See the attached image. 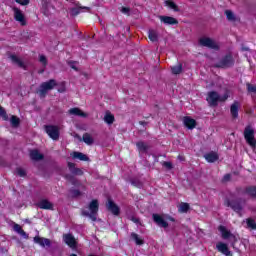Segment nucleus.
<instances>
[{
	"label": "nucleus",
	"mask_w": 256,
	"mask_h": 256,
	"mask_svg": "<svg viewBox=\"0 0 256 256\" xmlns=\"http://www.w3.org/2000/svg\"><path fill=\"white\" fill-rule=\"evenodd\" d=\"M226 99H229V91H226L222 96L219 95L216 91L208 92L207 94V102L210 107H217L219 103L225 102Z\"/></svg>",
	"instance_id": "f257e3e1"
},
{
	"label": "nucleus",
	"mask_w": 256,
	"mask_h": 256,
	"mask_svg": "<svg viewBox=\"0 0 256 256\" xmlns=\"http://www.w3.org/2000/svg\"><path fill=\"white\" fill-rule=\"evenodd\" d=\"M97 213H99V201L97 200H92L88 205V209L82 210V215L89 217L91 221H97Z\"/></svg>",
	"instance_id": "f03ea898"
},
{
	"label": "nucleus",
	"mask_w": 256,
	"mask_h": 256,
	"mask_svg": "<svg viewBox=\"0 0 256 256\" xmlns=\"http://www.w3.org/2000/svg\"><path fill=\"white\" fill-rule=\"evenodd\" d=\"M57 85V82L53 79L47 81V82H43L40 85V89H39V95L40 97H45V95H47L48 91H51L52 89L55 88V86Z\"/></svg>",
	"instance_id": "7ed1b4c3"
},
{
	"label": "nucleus",
	"mask_w": 256,
	"mask_h": 256,
	"mask_svg": "<svg viewBox=\"0 0 256 256\" xmlns=\"http://www.w3.org/2000/svg\"><path fill=\"white\" fill-rule=\"evenodd\" d=\"M199 43L202 47H208V49H219V43L206 36L200 38Z\"/></svg>",
	"instance_id": "20e7f679"
},
{
	"label": "nucleus",
	"mask_w": 256,
	"mask_h": 256,
	"mask_svg": "<svg viewBox=\"0 0 256 256\" xmlns=\"http://www.w3.org/2000/svg\"><path fill=\"white\" fill-rule=\"evenodd\" d=\"M244 138L246 139V141H247L248 145H250V147L256 146L255 131L251 127H247L244 130Z\"/></svg>",
	"instance_id": "39448f33"
},
{
	"label": "nucleus",
	"mask_w": 256,
	"mask_h": 256,
	"mask_svg": "<svg viewBox=\"0 0 256 256\" xmlns=\"http://www.w3.org/2000/svg\"><path fill=\"white\" fill-rule=\"evenodd\" d=\"M153 219L159 227H164V229H166V227H169V224L167 223V220L168 221H175V219L172 218V217H167L165 219V216H161V215H158V214H153Z\"/></svg>",
	"instance_id": "423d86ee"
},
{
	"label": "nucleus",
	"mask_w": 256,
	"mask_h": 256,
	"mask_svg": "<svg viewBox=\"0 0 256 256\" xmlns=\"http://www.w3.org/2000/svg\"><path fill=\"white\" fill-rule=\"evenodd\" d=\"M45 131L47 135H49V137L54 141L59 139V127L53 125L45 126Z\"/></svg>",
	"instance_id": "0eeeda50"
},
{
	"label": "nucleus",
	"mask_w": 256,
	"mask_h": 256,
	"mask_svg": "<svg viewBox=\"0 0 256 256\" xmlns=\"http://www.w3.org/2000/svg\"><path fill=\"white\" fill-rule=\"evenodd\" d=\"M13 11L15 21L20 23V25H27V21L25 20V15L23 14V12L18 8H14Z\"/></svg>",
	"instance_id": "6e6552de"
},
{
	"label": "nucleus",
	"mask_w": 256,
	"mask_h": 256,
	"mask_svg": "<svg viewBox=\"0 0 256 256\" xmlns=\"http://www.w3.org/2000/svg\"><path fill=\"white\" fill-rule=\"evenodd\" d=\"M216 249L219 251V253H222V255L231 256V251H229V246L223 242H218L216 244Z\"/></svg>",
	"instance_id": "1a4fd4ad"
},
{
	"label": "nucleus",
	"mask_w": 256,
	"mask_h": 256,
	"mask_svg": "<svg viewBox=\"0 0 256 256\" xmlns=\"http://www.w3.org/2000/svg\"><path fill=\"white\" fill-rule=\"evenodd\" d=\"M63 239H64V242L66 243V245H68V247L75 249V247L77 245V241L75 240V237H73V235L65 234L63 236Z\"/></svg>",
	"instance_id": "9d476101"
},
{
	"label": "nucleus",
	"mask_w": 256,
	"mask_h": 256,
	"mask_svg": "<svg viewBox=\"0 0 256 256\" xmlns=\"http://www.w3.org/2000/svg\"><path fill=\"white\" fill-rule=\"evenodd\" d=\"M34 243H37L40 247H51V240L39 236L34 237Z\"/></svg>",
	"instance_id": "9b49d317"
},
{
	"label": "nucleus",
	"mask_w": 256,
	"mask_h": 256,
	"mask_svg": "<svg viewBox=\"0 0 256 256\" xmlns=\"http://www.w3.org/2000/svg\"><path fill=\"white\" fill-rule=\"evenodd\" d=\"M183 124L187 129H195L197 127V121L189 116L183 118Z\"/></svg>",
	"instance_id": "f8f14e48"
},
{
	"label": "nucleus",
	"mask_w": 256,
	"mask_h": 256,
	"mask_svg": "<svg viewBox=\"0 0 256 256\" xmlns=\"http://www.w3.org/2000/svg\"><path fill=\"white\" fill-rule=\"evenodd\" d=\"M159 19L164 25H177L179 21L171 16H159Z\"/></svg>",
	"instance_id": "ddd939ff"
},
{
	"label": "nucleus",
	"mask_w": 256,
	"mask_h": 256,
	"mask_svg": "<svg viewBox=\"0 0 256 256\" xmlns=\"http://www.w3.org/2000/svg\"><path fill=\"white\" fill-rule=\"evenodd\" d=\"M69 115H74L75 117H83L86 118L88 117V114L83 112L80 108H71L68 110Z\"/></svg>",
	"instance_id": "4468645a"
},
{
	"label": "nucleus",
	"mask_w": 256,
	"mask_h": 256,
	"mask_svg": "<svg viewBox=\"0 0 256 256\" xmlns=\"http://www.w3.org/2000/svg\"><path fill=\"white\" fill-rule=\"evenodd\" d=\"M233 65V57L231 55L226 56L218 65L217 67H231Z\"/></svg>",
	"instance_id": "2eb2a0df"
},
{
	"label": "nucleus",
	"mask_w": 256,
	"mask_h": 256,
	"mask_svg": "<svg viewBox=\"0 0 256 256\" xmlns=\"http://www.w3.org/2000/svg\"><path fill=\"white\" fill-rule=\"evenodd\" d=\"M204 158L208 163H215V161H218L219 155L217 152H210L204 155Z\"/></svg>",
	"instance_id": "dca6fc26"
},
{
	"label": "nucleus",
	"mask_w": 256,
	"mask_h": 256,
	"mask_svg": "<svg viewBox=\"0 0 256 256\" xmlns=\"http://www.w3.org/2000/svg\"><path fill=\"white\" fill-rule=\"evenodd\" d=\"M230 113L233 119H237L239 117V102H234L230 107Z\"/></svg>",
	"instance_id": "f3484780"
},
{
	"label": "nucleus",
	"mask_w": 256,
	"mask_h": 256,
	"mask_svg": "<svg viewBox=\"0 0 256 256\" xmlns=\"http://www.w3.org/2000/svg\"><path fill=\"white\" fill-rule=\"evenodd\" d=\"M107 209L113 213V215H119V206H116L115 203L111 200H108Z\"/></svg>",
	"instance_id": "a211bd4d"
},
{
	"label": "nucleus",
	"mask_w": 256,
	"mask_h": 256,
	"mask_svg": "<svg viewBox=\"0 0 256 256\" xmlns=\"http://www.w3.org/2000/svg\"><path fill=\"white\" fill-rule=\"evenodd\" d=\"M40 209H53V203L49 202L47 199H43L38 203Z\"/></svg>",
	"instance_id": "6ab92c4d"
},
{
	"label": "nucleus",
	"mask_w": 256,
	"mask_h": 256,
	"mask_svg": "<svg viewBox=\"0 0 256 256\" xmlns=\"http://www.w3.org/2000/svg\"><path fill=\"white\" fill-rule=\"evenodd\" d=\"M227 205L236 213H241V211H243V206H241L238 202H228Z\"/></svg>",
	"instance_id": "aec40b11"
},
{
	"label": "nucleus",
	"mask_w": 256,
	"mask_h": 256,
	"mask_svg": "<svg viewBox=\"0 0 256 256\" xmlns=\"http://www.w3.org/2000/svg\"><path fill=\"white\" fill-rule=\"evenodd\" d=\"M243 223H246L247 229H252L253 231L256 230V221L253 218H247L243 221Z\"/></svg>",
	"instance_id": "412c9836"
},
{
	"label": "nucleus",
	"mask_w": 256,
	"mask_h": 256,
	"mask_svg": "<svg viewBox=\"0 0 256 256\" xmlns=\"http://www.w3.org/2000/svg\"><path fill=\"white\" fill-rule=\"evenodd\" d=\"M148 38L153 43L159 41V32H157L156 30H149L148 31Z\"/></svg>",
	"instance_id": "4be33fe9"
},
{
	"label": "nucleus",
	"mask_w": 256,
	"mask_h": 256,
	"mask_svg": "<svg viewBox=\"0 0 256 256\" xmlns=\"http://www.w3.org/2000/svg\"><path fill=\"white\" fill-rule=\"evenodd\" d=\"M219 231H220L223 239H231V237H233V234H231V232H229V230H227V228H225V226H220Z\"/></svg>",
	"instance_id": "5701e85b"
},
{
	"label": "nucleus",
	"mask_w": 256,
	"mask_h": 256,
	"mask_svg": "<svg viewBox=\"0 0 256 256\" xmlns=\"http://www.w3.org/2000/svg\"><path fill=\"white\" fill-rule=\"evenodd\" d=\"M30 158L33 161H41V159H43V154H40L39 150H32L30 152Z\"/></svg>",
	"instance_id": "b1692460"
},
{
	"label": "nucleus",
	"mask_w": 256,
	"mask_h": 256,
	"mask_svg": "<svg viewBox=\"0 0 256 256\" xmlns=\"http://www.w3.org/2000/svg\"><path fill=\"white\" fill-rule=\"evenodd\" d=\"M71 155L73 159H79V161H89V158L87 157V155L81 152H73Z\"/></svg>",
	"instance_id": "393cba45"
},
{
	"label": "nucleus",
	"mask_w": 256,
	"mask_h": 256,
	"mask_svg": "<svg viewBox=\"0 0 256 256\" xmlns=\"http://www.w3.org/2000/svg\"><path fill=\"white\" fill-rule=\"evenodd\" d=\"M104 121L107 123V125H113V123H115V116H113L111 112H106Z\"/></svg>",
	"instance_id": "a878e982"
},
{
	"label": "nucleus",
	"mask_w": 256,
	"mask_h": 256,
	"mask_svg": "<svg viewBox=\"0 0 256 256\" xmlns=\"http://www.w3.org/2000/svg\"><path fill=\"white\" fill-rule=\"evenodd\" d=\"M68 168L70 169L71 173H73V175H82L83 174V170L79 169V168H75V164L74 163H68Z\"/></svg>",
	"instance_id": "bb28decb"
},
{
	"label": "nucleus",
	"mask_w": 256,
	"mask_h": 256,
	"mask_svg": "<svg viewBox=\"0 0 256 256\" xmlns=\"http://www.w3.org/2000/svg\"><path fill=\"white\" fill-rule=\"evenodd\" d=\"M136 147L140 153H147V150L149 149V146L144 142H138Z\"/></svg>",
	"instance_id": "cd10ccee"
},
{
	"label": "nucleus",
	"mask_w": 256,
	"mask_h": 256,
	"mask_svg": "<svg viewBox=\"0 0 256 256\" xmlns=\"http://www.w3.org/2000/svg\"><path fill=\"white\" fill-rule=\"evenodd\" d=\"M131 239H133V241H135L136 245H143V243H145L143 238L141 236H139L137 233H132Z\"/></svg>",
	"instance_id": "c85d7f7f"
},
{
	"label": "nucleus",
	"mask_w": 256,
	"mask_h": 256,
	"mask_svg": "<svg viewBox=\"0 0 256 256\" xmlns=\"http://www.w3.org/2000/svg\"><path fill=\"white\" fill-rule=\"evenodd\" d=\"M84 143H86V145H93L94 140H93V136H91V134L89 133H85L82 137Z\"/></svg>",
	"instance_id": "c756f323"
},
{
	"label": "nucleus",
	"mask_w": 256,
	"mask_h": 256,
	"mask_svg": "<svg viewBox=\"0 0 256 256\" xmlns=\"http://www.w3.org/2000/svg\"><path fill=\"white\" fill-rule=\"evenodd\" d=\"M10 59L12 63H15L16 65H18V67H25V64L23 63V61L19 59L17 56L11 55Z\"/></svg>",
	"instance_id": "7c9ffc66"
},
{
	"label": "nucleus",
	"mask_w": 256,
	"mask_h": 256,
	"mask_svg": "<svg viewBox=\"0 0 256 256\" xmlns=\"http://www.w3.org/2000/svg\"><path fill=\"white\" fill-rule=\"evenodd\" d=\"M179 213H187L189 211V204L182 202L178 207Z\"/></svg>",
	"instance_id": "2f4dec72"
},
{
	"label": "nucleus",
	"mask_w": 256,
	"mask_h": 256,
	"mask_svg": "<svg viewBox=\"0 0 256 256\" xmlns=\"http://www.w3.org/2000/svg\"><path fill=\"white\" fill-rule=\"evenodd\" d=\"M173 75H179L183 71V65L178 64L171 68Z\"/></svg>",
	"instance_id": "473e14b6"
},
{
	"label": "nucleus",
	"mask_w": 256,
	"mask_h": 256,
	"mask_svg": "<svg viewBox=\"0 0 256 256\" xmlns=\"http://www.w3.org/2000/svg\"><path fill=\"white\" fill-rule=\"evenodd\" d=\"M165 5L166 7H169V9H172L173 11H179V7L173 1H166Z\"/></svg>",
	"instance_id": "72a5a7b5"
},
{
	"label": "nucleus",
	"mask_w": 256,
	"mask_h": 256,
	"mask_svg": "<svg viewBox=\"0 0 256 256\" xmlns=\"http://www.w3.org/2000/svg\"><path fill=\"white\" fill-rule=\"evenodd\" d=\"M10 123L12 127H19V123H21V120L17 116H11Z\"/></svg>",
	"instance_id": "f704fd0d"
},
{
	"label": "nucleus",
	"mask_w": 256,
	"mask_h": 256,
	"mask_svg": "<svg viewBox=\"0 0 256 256\" xmlns=\"http://www.w3.org/2000/svg\"><path fill=\"white\" fill-rule=\"evenodd\" d=\"M225 15H226L228 21H235V14H233V11L226 10Z\"/></svg>",
	"instance_id": "c9c22d12"
},
{
	"label": "nucleus",
	"mask_w": 256,
	"mask_h": 256,
	"mask_svg": "<svg viewBox=\"0 0 256 256\" xmlns=\"http://www.w3.org/2000/svg\"><path fill=\"white\" fill-rule=\"evenodd\" d=\"M0 117H2L4 121H9V116H7V112L5 111V108L1 106H0Z\"/></svg>",
	"instance_id": "e433bc0d"
},
{
	"label": "nucleus",
	"mask_w": 256,
	"mask_h": 256,
	"mask_svg": "<svg viewBox=\"0 0 256 256\" xmlns=\"http://www.w3.org/2000/svg\"><path fill=\"white\" fill-rule=\"evenodd\" d=\"M78 65L79 64L77 62H69V66L71 69H74V71H79Z\"/></svg>",
	"instance_id": "4c0bfd02"
},
{
	"label": "nucleus",
	"mask_w": 256,
	"mask_h": 256,
	"mask_svg": "<svg viewBox=\"0 0 256 256\" xmlns=\"http://www.w3.org/2000/svg\"><path fill=\"white\" fill-rule=\"evenodd\" d=\"M247 89H248L249 93H256L255 85L247 84Z\"/></svg>",
	"instance_id": "58836bf2"
},
{
	"label": "nucleus",
	"mask_w": 256,
	"mask_h": 256,
	"mask_svg": "<svg viewBox=\"0 0 256 256\" xmlns=\"http://www.w3.org/2000/svg\"><path fill=\"white\" fill-rule=\"evenodd\" d=\"M39 61L42 63V65H47V57H45V55H40Z\"/></svg>",
	"instance_id": "ea45409f"
},
{
	"label": "nucleus",
	"mask_w": 256,
	"mask_h": 256,
	"mask_svg": "<svg viewBox=\"0 0 256 256\" xmlns=\"http://www.w3.org/2000/svg\"><path fill=\"white\" fill-rule=\"evenodd\" d=\"M16 173H17V175H19V177H25V175H26V173H25V171L23 170V168H18V169L16 170Z\"/></svg>",
	"instance_id": "a19ab883"
},
{
	"label": "nucleus",
	"mask_w": 256,
	"mask_h": 256,
	"mask_svg": "<svg viewBox=\"0 0 256 256\" xmlns=\"http://www.w3.org/2000/svg\"><path fill=\"white\" fill-rule=\"evenodd\" d=\"M14 231H16V233H21L23 231V229L21 228V226L19 224H15Z\"/></svg>",
	"instance_id": "79ce46f5"
},
{
	"label": "nucleus",
	"mask_w": 256,
	"mask_h": 256,
	"mask_svg": "<svg viewBox=\"0 0 256 256\" xmlns=\"http://www.w3.org/2000/svg\"><path fill=\"white\" fill-rule=\"evenodd\" d=\"M16 3L20 5H29V0H16Z\"/></svg>",
	"instance_id": "37998d69"
},
{
	"label": "nucleus",
	"mask_w": 256,
	"mask_h": 256,
	"mask_svg": "<svg viewBox=\"0 0 256 256\" xmlns=\"http://www.w3.org/2000/svg\"><path fill=\"white\" fill-rule=\"evenodd\" d=\"M129 8H127V7H122V9H121V12L122 13H124L125 15H127V14H129Z\"/></svg>",
	"instance_id": "c03bdc74"
},
{
	"label": "nucleus",
	"mask_w": 256,
	"mask_h": 256,
	"mask_svg": "<svg viewBox=\"0 0 256 256\" xmlns=\"http://www.w3.org/2000/svg\"><path fill=\"white\" fill-rule=\"evenodd\" d=\"M164 167H167V169H171L173 165L171 164V162H164Z\"/></svg>",
	"instance_id": "a18cd8bd"
},
{
	"label": "nucleus",
	"mask_w": 256,
	"mask_h": 256,
	"mask_svg": "<svg viewBox=\"0 0 256 256\" xmlns=\"http://www.w3.org/2000/svg\"><path fill=\"white\" fill-rule=\"evenodd\" d=\"M231 179V175L230 174H226L224 177H223V181H229Z\"/></svg>",
	"instance_id": "49530a36"
},
{
	"label": "nucleus",
	"mask_w": 256,
	"mask_h": 256,
	"mask_svg": "<svg viewBox=\"0 0 256 256\" xmlns=\"http://www.w3.org/2000/svg\"><path fill=\"white\" fill-rule=\"evenodd\" d=\"M19 235H21L22 237H25L27 239V233L25 231H20Z\"/></svg>",
	"instance_id": "de8ad7c7"
},
{
	"label": "nucleus",
	"mask_w": 256,
	"mask_h": 256,
	"mask_svg": "<svg viewBox=\"0 0 256 256\" xmlns=\"http://www.w3.org/2000/svg\"><path fill=\"white\" fill-rule=\"evenodd\" d=\"M131 220L133 221V223H139V219L138 218L133 217Z\"/></svg>",
	"instance_id": "09e8293b"
},
{
	"label": "nucleus",
	"mask_w": 256,
	"mask_h": 256,
	"mask_svg": "<svg viewBox=\"0 0 256 256\" xmlns=\"http://www.w3.org/2000/svg\"><path fill=\"white\" fill-rule=\"evenodd\" d=\"M74 195H75L76 197H78V195H81V193L79 192V190H75V191H74Z\"/></svg>",
	"instance_id": "8fccbe9b"
},
{
	"label": "nucleus",
	"mask_w": 256,
	"mask_h": 256,
	"mask_svg": "<svg viewBox=\"0 0 256 256\" xmlns=\"http://www.w3.org/2000/svg\"><path fill=\"white\" fill-rule=\"evenodd\" d=\"M78 14H79V11L73 10V15H78Z\"/></svg>",
	"instance_id": "3c124183"
}]
</instances>
